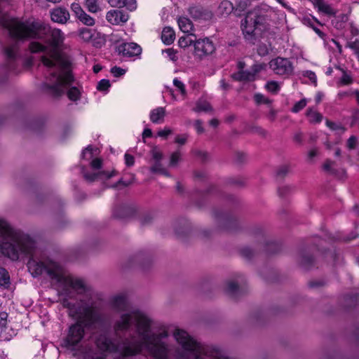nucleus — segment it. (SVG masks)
Here are the masks:
<instances>
[{"mask_svg":"<svg viewBox=\"0 0 359 359\" xmlns=\"http://www.w3.org/2000/svg\"><path fill=\"white\" fill-rule=\"evenodd\" d=\"M8 0H0V27L8 29L11 37L18 41L39 39L32 41L29 48L32 53H42L41 61L47 68L48 76L43 83L47 93L57 97L67 90L68 98L76 102L81 96V89L71 86L73 76L69 60L62 54L65 34L58 28L34 19L25 21L11 18L4 11Z\"/></svg>","mask_w":359,"mask_h":359,"instance_id":"obj_1","label":"nucleus"},{"mask_svg":"<svg viewBox=\"0 0 359 359\" xmlns=\"http://www.w3.org/2000/svg\"><path fill=\"white\" fill-rule=\"evenodd\" d=\"M0 254L11 260L30 256L27 263L29 271L36 277L46 273L55 285L58 294L72 297L75 291L83 287L81 280L74 278L58 264L42 255L35 246L34 241L27 233L13 226L0 217Z\"/></svg>","mask_w":359,"mask_h":359,"instance_id":"obj_2","label":"nucleus"},{"mask_svg":"<svg viewBox=\"0 0 359 359\" xmlns=\"http://www.w3.org/2000/svg\"><path fill=\"white\" fill-rule=\"evenodd\" d=\"M64 306L68 308L69 316L76 319L77 322L69 328L67 337L63 339L62 346L71 351L76 350L84 336V327H90L94 324L97 315L94 310L87 306L79 303L72 305L67 299H63Z\"/></svg>","mask_w":359,"mask_h":359,"instance_id":"obj_3","label":"nucleus"},{"mask_svg":"<svg viewBox=\"0 0 359 359\" xmlns=\"http://www.w3.org/2000/svg\"><path fill=\"white\" fill-rule=\"evenodd\" d=\"M269 11V6L262 5L248 12L244 21L241 23L243 33L247 39L261 34L266 29L265 22Z\"/></svg>","mask_w":359,"mask_h":359,"instance_id":"obj_4","label":"nucleus"},{"mask_svg":"<svg viewBox=\"0 0 359 359\" xmlns=\"http://www.w3.org/2000/svg\"><path fill=\"white\" fill-rule=\"evenodd\" d=\"M99 150L96 147H87L81 154L83 160L90 161L89 170L83 169V177L88 181L105 180L116 175L115 170L111 172L102 170V160L97 158Z\"/></svg>","mask_w":359,"mask_h":359,"instance_id":"obj_5","label":"nucleus"},{"mask_svg":"<svg viewBox=\"0 0 359 359\" xmlns=\"http://www.w3.org/2000/svg\"><path fill=\"white\" fill-rule=\"evenodd\" d=\"M269 66L270 69L276 75L289 76L293 72V65L291 61L285 57H277L271 60Z\"/></svg>","mask_w":359,"mask_h":359,"instance_id":"obj_6","label":"nucleus"},{"mask_svg":"<svg viewBox=\"0 0 359 359\" xmlns=\"http://www.w3.org/2000/svg\"><path fill=\"white\" fill-rule=\"evenodd\" d=\"M194 53L199 57L210 55L215 50L213 42L208 38L196 40L194 43Z\"/></svg>","mask_w":359,"mask_h":359,"instance_id":"obj_7","label":"nucleus"},{"mask_svg":"<svg viewBox=\"0 0 359 359\" xmlns=\"http://www.w3.org/2000/svg\"><path fill=\"white\" fill-rule=\"evenodd\" d=\"M8 313L6 312L0 313V338L6 341L10 340L16 334L15 330L8 320Z\"/></svg>","mask_w":359,"mask_h":359,"instance_id":"obj_8","label":"nucleus"},{"mask_svg":"<svg viewBox=\"0 0 359 359\" xmlns=\"http://www.w3.org/2000/svg\"><path fill=\"white\" fill-rule=\"evenodd\" d=\"M266 68L264 64H255L252 67V72L240 71L233 75V78L238 81H253L256 79V75Z\"/></svg>","mask_w":359,"mask_h":359,"instance_id":"obj_9","label":"nucleus"},{"mask_svg":"<svg viewBox=\"0 0 359 359\" xmlns=\"http://www.w3.org/2000/svg\"><path fill=\"white\" fill-rule=\"evenodd\" d=\"M50 19L53 22L65 25L70 19V14L67 9L57 7L50 11Z\"/></svg>","mask_w":359,"mask_h":359,"instance_id":"obj_10","label":"nucleus"},{"mask_svg":"<svg viewBox=\"0 0 359 359\" xmlns=\"http://www.w3.org/2000/svg\"><path fill=\"white\" fill-rule=\"evenodd\" d=\"M78 32L79 37L84 41H90L95 35H97L100 41L97 43L94 42V45L96 46H101L105 41L104 35L97 33L95 30L93 29L83 27L79 29Z\"/></svg>","mask_w":359,"mask_h":359,"instance_id":"obj_11","label":"nucleus"},{"mask_svg":"<svg viewBox=\"0 0 359 359\" xmlns=\"http://www.w3.org/2000/svg\"><path fill=\"white\" fill-rule=\"evenodd\" d=\"M117 50L123 56L135 57L140 55L142 48L135 43H125L120 45Z\"/></svg>","mask_w":359,"mask_h":359,"instance_id":"obj_12","label":"nucleus"},{"mask_svg":"<svg viewBox=\"0 0 359 359\" xmlns=\"http://www.w3.org/2000/svg\"><path fill=\"white\" fill-rule=\"evenodd\" d=\"M106 19L112 25H118L126 22L128 20V15L122 11L111 10L107 13Z\"/></svg>","mask_w":359,"mask_h":359,"instance_id":"obj_13","label":"nucleus"},{"mask_svg":"<svg viewBox=\"0 0 359 359\" xmlns=\"http://www.w3.org/2000/svg\"><path fill=\"white\" fill-rule=\"evenodd\" d=\"M152 158L154 160V164L151 166V170L153 172H158L163 175H167L166 170L162 167L160 161L162 158V153L156 148L151 150Z\"/></svg>","mask_w":359,"mask_h":359,"instance_id":"obj_14","label":"nucleus"},{"mask_svg":"<svg viewBox=\"0 0 359 359\" xmlns=\"http://www.w3.org/2000/svg\"><path fill=\"white\" fill-rule=\"evenodd\" d=\"M18 45L17 43L11 44L5 48L4 53L8 60V62L10 63L8 65V68L14 70V67L11 65V62H15L18 58Z\"/></svg>","mask_w":359,"mask_h":359,"instance_id":"obj_15","label":"nucleus"},{"mask_svg":"<svg viewBox=\"0 0 359 359\" xmlns=\"http://www.w3.org/2000/svg\"><path fill=\"white\" fill-rule=\"evenodd\" d=\"M108 2L112 7L126 8L130 11H135L137 8L135 0H108Z\"/></svg>","mask_w":359,"mask_h":359,"instance_id":"obj_16","label":"nucleus"},{"mask_svg":"<svg viewBox=\"0 0 359 359\" xmlns=\"http://www.w3.org/2000/svg\"><path fill=\"white\" fill-rule=\"evenodd\" d=\"M314 7L319 13L328 17H332L335 14L334 9L323 0H316Z\"/></svg>","mask_w":359,"mask_h":359,"instance_id":"obj_17","label":"nucleus"},{"mask_svg":"<svg viewBox=\"0 0 359 359\" xmlns=\"http://www.w3.org/2000/svg\"><path fill=\"white\" fill-rule=\"evenodd\" d=\"M165 116V110L163 107H157L150 112V120L154 123H162Z\"/></svg>","mask_w":359,"mask_h":359,"instance_id":"obj_18","label":"nucleus"},{"mask_svg":"<svg viewBox=\"0 0 359 359\" xmlns=\"http://www.w3.org/2000/svg\"><path fill=\"white\" fill-rule=\"evenodd\" d=\"M175 39V31L170 27H164L162 31L161 39L165 44H171Z\"/></svg>","mask_w":359,"mask_h":359,"instance_id":"obj_19","label":"nucleus"},{"mask_svg":"<svg viewBox=\"0 0 359 359\" xmlns=\"http://www.w3.org/2000/svg\"><path fill=\"white\" fill-rule=\"evenodd\" d=\"M115 308L120 311H128V304L124 294H119L114 298Z\"/></svg>","mask_w":359,"mask_h":359,"instance_id":"obj_20","label":"nucleus"},{"mask_svg":"<svg viewBox=\"0 0 359 359\" xmlns=\"http://www.w3.org/2000/svg\"><path fill=\"white\" fill-rule=\"evenodd\" d=\"M179 28L184 33H190L193 30L191 21L185 17H180L177 20Z\"/></svg>","mask_w":359,"mask_h":359,"instance_id":"obj_21","label":"nucleus"},{"mask_svg":"<svg viewBox=\"0 0 359 359\" xmlns=\"http://www.w3.org/2000/svg\"><path fill=\"white\" fill-rule=\"evenodd\" d=\"M84 6L91 13H96L102 10L98 0H86Z\"/></svg>","mask_w":359,"mask_h":359,"instance_id":"obj_22","label":"nucleus"},{"mask_svg":"<svg viewBox=\"0 0 359 359\" xmlns=\"http://www.w3.org/2000/svg\"><path fill=\"white\" fill-rule=\"evenodd\" d=\"M306 116L309 121L313 123H320L323 119V116L313 108H309L307 110Z\"/></svg>","mask_w":359,"mask_h":359,"instance_id":"obj_23","label":"nucleus"},{"mask_svg":"<svg viewBox=\"0 0 359 359\" xmlns=\"http://www.w3.org/2000/svg\"><path fill=\"white\" fill-rule=\"evenodd\" d=\"M233 10V4L229 1H222L218 8L219 13L223 15H227L230 14Z\"/></svg>","mask_w":359,"mask_h":359,"instance_id":"obj_24","label":"nucleus"},{"mask_svg":"<svg viewBox=\"0 0 359 359\" xmlns=\"http://www.w3.org/2000/svg\"><path fill=\"white\" fill-rule=\"evenodd\" d=\"M77 19L86 26H93L95 24V20L90 15L87 14L85 11Z\"/></svg>","mask_w":359,"mask_h":359,"instance_id":"obj_25","label":"nucleus"},{"mask_svg":"<svg viewBox=\"0 0 359 359\" xmlns=\"http://www.w3.org/2000/svg\"><path fill=\"white\" fill-rule=\"evenodd\" d=\"M10 283V277L6 270L0 267V286L7 287Z\"/></svg>","mask_w":359,"mask_h":359,"instance_id":"obj_26","label":"nucleus"},{"mask_svg":"<svg viewBox=\"0 0 359 359\" xmlns=\"http://www.w3.org/2000/svg\"><path fill=\"white\" fill-rule=\"evenodd\" d=\"M194 43L193 36L191 34L181 36L178 43L181 48H186L191 46Z\"/></svg>","mask_w":359,"mask_h":359,"instance_id":"obj_27","label":"nucleus"},{"mask_svg":"<svg viewBox=\"0 0 359 359\" xmlns=\"http://www.w3.org/2000/svg\"><path fill=\"white\" fill-rule=\"evenodd\" d=\"M111 87V83L107 79H102L97 86V89L102 92L104 94H107Z\"/></svg>","mask_w":359,"mask_h":359,"instance_id":"obj_28","label":"nucleus"},{"mask_svg":"<svg viewBox=\"0 0 359 359\" xmlns=\"http://www.w3.org/2000/svg\"><path fill=\"white\" fill-rule=\"evenodd\" d=\"M265 87L269 92L276 93L280 90V83L277 81H270L266 83Z\"/></svg>","mask_w":359,"mask_h":359,"instance_id":"obj_29","label":"nucleus"},{"mask_svg":"<svg viewBox=\"0 0 359 359\" xmlns=\"http://www.w3.org/2000/svg\"><path fill=\"white\" fill-rule=\"evenodd\" d=\"M211 107L209 104V103L204 100H200L197 103L196 106L194 108V110L196 111H208L210 110Z\"/></svg>","mask_w":359,"mask_h":359,"instance_id":"obj_30","label":"nucleus"},{"mask_svg":"<svg viewBox=\"0 0 359 359\" xmlns=\"http://www.w3.org/2000/svg\"><path fill=\"white\" fill-rule=\"evenodd\" d=\"M173 85L176 89L179 91L182 97H184L186 94V90L184 84L177 78L173 79Z\"/></svg>","mask_w":359,"mask_h":359,"instance_id":"obj_31","label":"nucleus"},{"mask_svg":"<svg viewBox=\"0 0 359 359\" xmlns=\"http://www.w3.org/2000/svg\"><path fill=\"white\" fill-rule=\"evenodd\" d=\"M71 10L76 18H79L84 12L80 4L76 2L72 4Z\"/></svg>","mask_w":359,"mask_h":359,"instance_id":"obj_32","label":"nucleus"},{"mask_svg":"<svg viewBox=\"0 0 359 359\" xmlns=\"http://www.w3.org/2000/svg\"><path fill=\"white\" fill-rule=\"evenodd\" d=\"M307 104V100L304 98L297 102L293 107L292 111L294 113H297L304 109Z\"/></svg>","mask_w":359,"mask_h":359,"instance_id":"obj_33","label":"nucleus"},{"mask_svg":"<svg viewBox=\"0 0 359 359\" xmlns=\"http://www.w3.org/2000/svg\"><path fill=\"white\" fill-rule=\"evenodd\" d=\"M163 54H165V57L172 61H175L177 58L175 51L172 48H168L163 50Z\"/></svg>","mask_w":359,"mask_h":359,"instance_id":"obj_34","label":"nucleus"},{"mask_svg":"<svg viewBox=\"0 0 359 359\" xmlns=\"http://www.w3.org/2000/svg\"><path fill=\"white\" fill-rule=\"evenodd\" d=\"M181 159V154L180 151H175L173 154H172L170 156V164L172 166H174L177 164V163Z\"/></svg>","mask_w":359,"mask_h":359,"instance_id":"obj_35","label":"nucleus"},{"mask_svg":"<svg viewBox=\"0 0 359 359\" xmlns=\"http://www.w3.org/2000/svg\"><path fill=\"white\" fill-rule=\"evenodd\" d=\"M353 81L352 77L351 75L347 74L346 72H344L343 75L340 79V83L341 85H348L351 83Z\"/></svg>","mask_w":359,"mask_h":359,"instance_id":"obj_36","label":"nucleus"},{"mask_svg":"<svg viewBox=\"0 0 359 359\" xmlns=\"http://www.w3.org/2000/svg\"><path fill=\"white\" fill-rule=\"evenodd\" d=\"M126 70L118 67H114L111 69V73L116 77L123 76L126 74Z\"/></svg>","mask_w":359,"mask_h":359,"instance_id":"obj_37","label":"nucleus"},{"mask_svg":"<svg viewBox=\"0 0 359 359\" xmlns=\"http://www.w3.org/2000/svg\"><path fill=\"white\" fill-rule=\"evenodd\" d=\"M326 125H327V127H329L332 130H339L341 133H344V128L343 127H341L340 125L337 124L335 123L327 121H326Z\"/></svg>","mask_w":359,"mask_h":359,"instance_id":"obj_38","label":"nucleus"},{"mask_svg":"<svg viewBox=\"0 0 359 359\" xmlns=\"http://www.w3.org/2000/svg\"><path fill=\"white\" fill-rule=\"evenodd\" d=\"M306 77L309 78V79L316 86L317 83V77L314 72L311 71L306 72L304 74Z\"/></svg>","mask_w":359,"mask_h":359,"instance_id":"obj_39","label":"nucleus"},{"mask_svg":"<svg viewBox=\"0 0 359 359\" xmlns=\"http://www.w3.org/2000/svg\"><path fill=\"white\" fill-rule=\"evenodd\" d=\"M124 157H125V163L127 166L130 167V166H132L134 165L135 160H134V157L132 155L126 153L125 154Z\"/></svg>","mask_w":359,"mask_h":359,"instance_id":"obj_40","label":"nucleus"},{"mask_svg":"<svg viewBox=\"0 0 359 359\" xmlns=\"http://www.w3.org/2000/svg\"><path fill=\"white\" fill-rule=\"evenodd\" d=\"M347 19V17L346 15H342L341 17V22H336V19H333L332 20V24L336 27L337 29H341L343 27V23Z\"/></svg>","mask_w":359,"mask_h":359,"instance_id":"obj_41","label":"nucleus"},{"mask_svg":"<svg viewBox=\"0 0 359 359\" xmlns=\"http://www.w3.org/2000/svg\"><path fill=\"white\" fill-rule=\"evenodd\" d=\"M109 41L111 43H116L120 41L121 34L120 33H113L109 36Z\"/></svg>","mask_w":359,"mask_h":359,"instance_id":"obj_42","label":"nucleus"},{"mask_svg":"<svg viewBox=\"0 0 359 359\" xmlns=\"http://www.w3.org/2000/svg\"><path fill=\"white\" fill-rule=\"evenodd\" d=\"M187 135L185 134L177 135L175 137V142L179 144H184L187 142Z\"/></svg>","mask_w":359,"mask_h":359,"instance_id":"obj_43","label":"nucleus"},{"mask_svg":"<svg viewBox=\"0 0 359 359\" xmlns=\"http://www.w3.org/2000/svg\"><path fill=\"white\" fill-rule=\"evenodd\" d=\"M172 133V130L169 128H165L158 132V136L162 137H166L168 135Z\"/></svg>","mask_w":359,"mask_h":359,"instance_id":"obj_44","label":"nucleus"},{"mask_svg":"<svg viewBox=\"0 0 359 359\" xmlns=\"http://www.w3.org/2000/svg\"><path fill=\"white\" fill-rule=\"evenodd\" d=\"M357 140L355 136H351L348 140L347 146L349 149H353L356 146Z\"/></svg>","mask_w":359,"mask_h":359,"instance_id":"obj_45","label":"nucleus"},{"mask_svg":"<svg viewBox=\"0 0 359 359\" xmlns=\"http://www.w3.org/2000/svg\"><path fill=\"white\" fill-rule=\"evenodd\" d=\"M269 48L267 46H260L258 49L257 52L259 55H265L269 53Z\"/></svg>","mask_w":359,"mask_h":359,"instance_id":"obj_46","label":"nucleus"},{"mask_svg":"<svg viewBox=\"0 0 359 359\" xmlns=\"http://www.w3.org/2000/svg\"><path fill=\"white\" fill-rule=\"evenodd\" d=\"M238 287L237 283H236L233 281H230L227 283V290L229 292H236V289Z\"/></svg>","mask_w":359,"mask_h":359,"instance_id":"obj_47","label":"nucleus"},{"mask_svg":"<svg viewBox=\"0 0 359 359\" xmlns=\"http://www.w3.org/2000/svg\"><path fill=\"white\" fill-rule=\"evenodd\" d=\"M134 180V177H131L130 180H120L118 183L116 184V187H118L119 185L123 184L124 186H128L133 183Z\"/></svg>","mask_w":359,"mask_h":359,"instance_id":"obj_48","label":"nucleus"},{"mask_svg":"<svg viewBox=\"0 0 359 359\" xmlns=\"http://www.w3.org/2000/svg\"><path fill=\"white\" fill-rule=\"evenodd\" d=\"M195 127L198 133H201L203 131V128L202 127V123L200 121H196L195 123Z\"/></svg>","mask_w":359,"mask_h":359,"instance_id":"obj_49","label":"nucleus"},{"mask_svg":"<svg viewBox=\"0 0 359 359\" xmlns=\"http://www.w3.org/2000/svg\"><path fill=\"white\" fill-rule=\"evenodd\" d=\"M249 1L250 0H244L243 2H241L238 5V8L236 9H239L240 11H243L246 8Z\"/></svg>","mask_w":359,"mask_h":359,"instance_id":"obj_50","label":"nucleus"},{"mask_svg":"<svg viewBox=\"0 0 359 359\" xmlns=\"http://www.w3.org/2000/svg\"><path fill=\"white\" fill-rule=\"evenodd\" d=\"M323 97V94L322 93L318 92V93H316V97H315V100H316V103L318 104L319 102H320Z\"/></svg>","mask_w":359,"mask_h":359,"instance_id":"obj_51","label":"nucleus"},{"mask_svg":"<svg viewBox=\"0 0 359 359\" xmlns=\"http://www.w3.org/2000/svg\"><path fill=\"white\" fill-rule=\"evenodd\" d=\"M255 99L257 103H260V102H263L264 97L262 95L257 94L255 95Z\"/></svg>","mask_w":359,"mask_h":359,"instance_id":"obj_52","label":"nucleus"},{"mask_svg":"<svg viewBox=\"0 0 359 359\" xmlns=\"http://www.w3.org/2000/svg\"><path fill=\"white\" fill-rule=\"evenodd\" d=\"M316 155H317V150L316 149H312L309 152V158L310 159L313 158Z\"/></svg>","mask_w":359,"mask_h":359,"instance_id":"obj_53","label":"nucleus"},{"mask_svg":"<svg viewBox=\"0 0 359 359\" xmlns=\"http://www.w3.org/2000/svg\"><path fill=\"white\" fill-rule=\"evenodd\" d=\"M332 167V162H331V161H327L324 164V169L326 170H328V171L331 170Z\"/></svg>","mask_w":359,"mask_h":359,"instance_id":"obj_54","label":"nucleus"},{"mask_svg":"<svg viewBox=\"0 0 359 359\" xmlns=\"http://www.w3.org/2000/svg\"><path fill=\"white\" fill-rule=\"evenodd\" d=\"M151 130L150 129H145L143 132V137H149L151 136Z\"/></svg>","mask_w":359,"mask_h":359,"instance_id":"obj_55","label":"nucleus"},{"mask_svg":"<svg viewBox=\"0 0 359 359\" xmlns=\"http://www.w3.org/2000/svg\"><path fill=\"white\" fill-rule=\"evenodd\" d=\"M101 70V67L98 65H94L93 71L95 73H98Z\"/></svg>","mask_w":359,"mask_h":359,"instance_id":"obj_56","label":"nucleus"},{"mask_svg":"<svg viewBox=\"0 0 359 359\" xmlns=\"http://www.w3.org/2000/svg\"><path fill=\"white\" fill-rule=\"evenodd\" d=\"M210 123L213 127H216L218 125L219 122L217 119H212L210 121Z\"/></svg>","mask_w":359,"mask_h":359,"instance_id":"obj_57","label":"nucleus"},{"mask_svg":"<svg viewBox=\"0 0 359 359\" xmlns=\"http://www.w3.org/2000/svg\"><path fill=\"white\" fill-rule=\"evenodd\" d=\"M355 96L358 102L359 103V90L355 91Z\"/></svg>","mask_w":359,"mask_h":359,"instance_id":"obj_58","label":"nucleus"},{"mask_svg":"<svg viewBox=\"0 0 359 359\" xmlns=\"http://www.w3.org/2000/svg\"><path fill=\"white\" fill-rule=\"evenodd\" d=\"M221 86H222L224 89H225V88H226V86L225 83H224L223 81H221Z\"/></svg>","mask_w":359,"mask_h":359,"instance_id":"obj_59","label":"nucleus"},{"mask_svg":"<svg viewBox=\"0 0 359 359\" xmlns=\"http://www.w3.org/2000/svg\"><path fill=\"white\" fill-rule=\"evenodd\" d=\"M313 29L315 30V32H316L317 34H318L319 35L320 34V30H319L318 29H317V28H313Z\"/></svg>","mask_w":359,"mask_h":359,"instance_id":"obj_60","label":"nucleus"},{"mask_svg":"<svg viewBox=\"0 0 359 359\" xmlns=\"http://www.w3.org/2000/svg\"><path fill=\"white\" fill-rule=\"evenodd\" d=\"M340 154V150L339 149H337L336 151H335V155L336 156H339Z\"/></svg>","mask_w":359,"mask_h":359,"instance_id":"obj_61","label":"nucleus"},{"mask_svg":"<svg viewBox=\"0 0 359 359\" xmlns=\"http://www.w3.org/2000/svg\"><path fill=\"white\" fill-rule=\"evenodd\" d=\"M280 4H281L284 7H285V4L282 1V0H277Z\"/></svg>","mask_w":359,"mask_h":359,"instance_id":"obj_62","label":"nucleus"},{"mask_svg":"<svg viewBox=\"0 0 359 359\" xmlns=\"http://www.w3.org/2000/svg\"><path fill=\"white\" fill-rule=\"evenodd\" d=\"M171 94H172V97H173L175 99H177V97H175V95H174V93H173V92H172V91H171Z\"/></svg>","mask_w":359,"mask_h":359,"instance_id":"obj_63","label":"nucleus"}]
</instances>
